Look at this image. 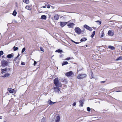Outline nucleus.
I'll use <instances>...</instances> for the list:
<instances>
[{"label": "nucleus", "instance_id": "nucleus-1", "mask_svg": "<svg viewBox=\"0 0 122 122\" xmlns=\"http://www.w3.org/2000/svg\"><path fill=\"white\" fill-rule=\"evenodd\" d=\"M58 78H55L54 80V83L55 86L57 87H61L62 86V84L58 80Z\"/></svg>", "mask_w": 122, "mask_h": 122}, {"label": "nucleus", "instance_id": "nucleus-2", "mask_svg": "<svg viewBox=\"0 0 122 122\" xmlns=\"http://www.w3.org/2000/svg\"><path fill=\"white\" fill-rule=\"evenodd\" d=\"M1 66L3 67H5L6 66H8V62L3 59L2 60L1 62Z\"/></svg>", "mask_w": 122, "mask_h": 122}, {"label": "nucleus", "instance_id": "nucleus-3", "mask_svg": "<svg viewBox=\"0 0 122 122\" xmlns=\"http://www.w3.org/2000/svg\"><path fill=\"white\" fill-rule=\"evenodd\" d=\"M86 74H81L78 75L77 78L78 79H81L86 77Z\"/></svg>", "mask_w": 122, "mask_h": 122}, {"label": "nucleus", "instance_id": "nucleus-4", "mask_svg": "<svg viewBox=\"0 0 122 122\" xmlns=\"http://www.w3.org/2000/svg\"><path fill=\"white\" fill-rule=\"evenodd\" d=\"M75 31L76 33L78 34H80L81 33V30L80 28L78 27H76L75 29Z\"/></svg>", "mask_w": 122, "mask_h": 122}, {"label": "nucleus", "instance_id": "nucleus-5", "mask_svg": "<svg viewBox=\"0 0 122 122\" xmlns=\"http://www.w3.org/2000/svg\"><path fill=\"white\" fill-rule=\"evenodd\" d=\"M59 87H53L52 89H54V91L56 93H57L58 94L59 93V92H60L61 93L60 91V89L59 88Z\"/></svg>", "mask_w": 122, "mask_h": 122}, {"label": "nucleus", "instance_id": "nucleus-6", "mask_svg": "<svg viewBox=\"0 0 122 122\" xmlns=\"http://www.w3.org/2000/svg\"><path fill=\"white\" fill-rule=\"evenodd\" d=\"M108 34L110 36H113L114 34V32L113 30H110L108 31Z\"/></svg>", "mask_w": 122, "mask_h": 122}, {"label": "nucleus", "instance_id": "nucleus-7", "mask_svg": "<svg viewBox=\"0 0 122 122\" xmlns=\"http://www.w3.org/2000/svg\"><path fill=\"white\" fill-rule=\"evenodd\" d=\"M73 74L72 71H71L69 72H66L65 73V75L67 77H70L72 76Z\"/></svg>", "mask_w": 122, "mask_h": 122}, {"label": "nucleus", "instance_id": "nucleus-8", "mask_svg": "<svg viewBox=\"0 0 122 122\" xmlns=\"http://www.w3.org/2000/svg\"><path fill=\"white\" fill-rule=\"evenodd\" d=\"M83 26L86 29L89 30L90 31H91L92 30V29L91 27L89 26L86 25H84Z\"/></svg>", "mask_w": 122, "mask_h": 122}, {"label": "nucleus", "instance_id": "nucleus-9", "mask_svg": "<svg viewBox=\"0 0 122 122\" xmlns=\"http://www.w3.org/2000/svg\"><path fill=\"white\" fill-rule=\"evenodd\" d=\"M67 23V22H61L60 23V25L61 26L63 27Z\"/></svg>", "mask_w": 122, "mask_h": 122}, {"label": "nucleus", "instance_id": "nucleus-10", "mask_svg": "<svg viewBox=\"0 0 122 122\" xmlns=\"http://www.w3.org/2000/svg\"><path fill=\"white\" fill-rule=\"evenodd\" d=\"M75 25V24L73 23H70L67 24V26L69 28H72Z\"/></svg>", "mask_w": 122, "mask_h": 122}, {"label": "nucleus", "instance_id": "nucleus-11", "mask_svg": "<svg viewBox=\"0 0 122 122\" xmlns=\"http://www.w3.org/2000/svg\"><path fill=\"white\" fill-rule=\"evenodd\" d=\"M1 73L2 74H3L6 72L8 70V69L7 67H6L4 69H1Z\"/></svg>", "mask_w": 122, "mask_h": 122}, {"label": "nucleus", "instance_id": "nucleus-12", "mask_svg": "<svg viewBox=\"0 0 122 122\" xmlns=\"http://www.w3.org/2000/svg\"><path fill=\"white\" fill-rule=\"evenodd\" d=\"M84 99L80 100L79 101V102L80 104V106L81 107H82L83 106V104H84Z\"/></svg>", "mask_w": 122, "mask_h": 122}, {"label": "nucleus", "instance_id": "nucleus-13", "mask_svg": "<svg viewBox=\"0 0 122 122\" xmlns=\"http://www.w3.org/2000/svg\"><path fill=\"white\" fill-rule=\"evenodd\" d=\"M59 15L58 14H55L54 16V18L55 20H57L59 19Z\"/></svg>", "mask_w": 122, "mask_h": 122}, {"label": "nucleus", "instance_id": "nucleus-14", "mask_svg": "<svg viewBox=\"0 0 122 122\" xmlns=\"http://www.w3.org/2000/svg\"><path fill=\"white\" fill-rule=\"evenodd\" d=\"M60 119V117L59 116H56V119L55 122H59Z\"/></svg>", "mask_w": 122, "mask_h": 122}, {"label": "nucleus", "instance_id": "nucleus-15", "mask_svg": "<svg viewBox=\"0 0 122 122\" xmlns=\"http://www.w3.org/2000/svg\"><path fill=\"white\" fill-rule=\"evenodd\" d=\"M10 75V74L8 73H7L5 74L4 75L2 76L3 77H8Z\"/></svg>", "mask_w": 122, "mask_h": 122}, {"label": "nucleus", "instance_id": "nucleus-16", "mask_svg": "<svg viewBox=\"0 0 122 122\" xmlns=\"http://www.w3.org/2000/svg\"><path fill=\"white\" fill-rule=\"evenodd\" d=\"M14 90L11 88L9 89V92L10 93H14Z\"/></svg>", "mask_w": 122, "mask_h": 122}, {"label": "nucleus", "instance_id": "nucleus-17", "mask_svg": "<svg viewBox=\"0 0 122 122\" xmlns=\"http://www.w3.org/2000/svg\"><path fill=\"white\" fill-rule=\"evenodd\" d=\"M55 52H58L59 53L61 54L62 52H63V51L62 50L58 49L57 50H56L55 51Z\"/></svg>", "mask_w": 122, "mask_h": 122}, {"label": "nucleus", "instance_id": "nucleus-18", "mask_svg": "<svg viewBox=\"0 0 122 122\" xmlns=\"http://www.w3.org/2000/svg\"><path fill=\"white\" fill-rule=\"evenodd\" d=\"M87 40L86 38L85 37L82 38L80 40V41L82 42L84 41H85Z\"/></svg>", "mask_w": 122, "mask_h": 122}, {"label": "nucleus", "instance_id": "nucleus-19", "mask_svg": "<svg viewBox=\"0 0 122 122\" xmlns=\"http://www.w3.org/2000/svg\"><path fill=\"white\" fill-rule=\"evenodd\" d=\"M41 19L46 20V16L45 15L41 16Z\"/></svg>", "mask_w": 122, "mask_h": 122}, {"label": "nucleus", "instance_id": "nucleus-20", "mask_svg": "<svg viewBox=\"0 0 122 122\" xmlns=\"http://www.w3.org/2000/svg\"><path fill=\"white\" fill-rule=\"evenodd\" d=\"M108 48L112 50H114L115 49V47L114 46H108Z\"/></svg>", "mask_w": 122, "mask_h": 122}, {"label": "nucleus", "instance_id": "nucleus-21", "mask_svg": "<svg viewBox=\"0 0 122 122\" xmlns=\"http://www.w3.org/2000/svg\"><path fill=\"white\" fill-rule=\"evenodd\" d=\"M7 57L8 58H11L13 57L12 54H9L7 56Z\"/></svg>", "mask_w": 122, "mask_h": 122}, {"label": "nucleus", "instance_id": "nucleus-22", "mask_svg": "<svg viewBox=\"0 0 122 122\" xmlns=\"http://www.w3.org/2000/svg\"><path fill=\"white\" fill-rule=\"evenodd\" d=\"M25 8L29 10H30L31 9L30 7L28 5L26 6L25 7Z\"/></svg>", "mask_w": 122, "mask_h": 122}, {"label": "nucleus", "instance_id": "nucleus-23", "mask_svg": "<svg viewBox=\"0 0 122 122\" xmlns=\"http://www.w3.org/2000/svg\"><path fill=\"white\" fill-rule=\"evenodd\" d=\"M122 60V56H120L118 57L116 60V61Z\"/></svg>", "mask_w": 122, "mask_h": 122}, {"label": "nucleus", "instance_id": "nucleus-24", "mask_svg": "<svg viewBox=\"0 0 122 122\" xmlns=\"http://www.w3.org/2000/svg\"><path fill=\"white\" fill-rule=\"evenodd\" d=\"M68 64V62L67 61H64L62 63V65L63 66L64 65H67Z\"/></svg>", "mask_w": 122, "mask_h": 122}, {"label": "nucleus", "instance_id": "nucleus-25", "mask_svg": "<svg viewBox=\"0 0 122 122\" xmlns=\"http://www.w3.org/2000/svg\"><path fill=\"white\" fill-rule=\"evenodd\" d=\"M23 2L26 4H28L29 3V0H23Z\"/></svg>", "mask_w": 122, "mask_h": 122}, {"label": "nucleus", "instance_id": "nucleus-26", "mask_svg": "<svg viewBox=\"0 0 122 122\" xmlns=\"http://www.w3.org/2000/svg\"><path fill=\"white\" fill-rule=\"evenodd\" d=\"M101 34L100 36V37L101 38L103 37L104 35V32L103 31H102V33H101Z\"/></svg>", "mask_w": 122, "mask_h": 122}, {"label": "nucleus", "instance_id": "nucleus-27", "mask_svg": "<svg viewBox=\"0 0 122 122\" xmlns=\"http://www.w3.org/2000/svg\"><path fill=\"white\" fill-rule=\"evenodd\" d=\"M16 14H17V12L15 11V10H14V11L13 12L12 15L14 16H16Z\"/></svg>", "mask_w": 122, "mask_h": 122}, {"label": "nucleus", "instance_id": "nucleus-28", "mask_svg": "<svg viewBox=\"0 0 122 122\" xmlns=\"http://www.w3.org/2000/svg\"><path fill=\"white\" fill-rule=\"evenodd\" d=\"M95 34V31H94L93 32L92 34V35L91 36V37L92 38L94 36Z\"/></svg>", "mask_w": 122, "mask_h": 122}, {"label": "nucleus", "instance_id": "nucleus-29", "mask_svg": "<svg viewBox=\"0 0 122 122\" xmlns=\"http://www.w3.org/2000/svg\"><path fill=\"white\" fill-rule=\"evenodd\" d=\"M56 102H52V101H51V100H50V102L49 103V104L50 105H52V104H53L55 103Z\"/></svg>", "mask_w": 122, "mask_h": 122}, {"label": "nucleus", "instance_id": "nucleus-30", "mask_svg": "<svg viewBox=\"0 0 122 122\" xmlns=\"http://www.w3.org/2000/svg\"><path fill=\"white\" fill-rule=\"evenodd\" d=\"M79 68H80V67L78 66V70H77V71H79L82 70V69H83V68L82 67H81V68L80 69Z\"/></svg>", "mask_w": 122, "mask_h": 122}, {"label": "nucleus", "instance_id": "nucleus-31", "mask_svg": "<svg viewBox=\"0 0 122 122\" xmlns=\"http://www.w3.org/2000/svg\"><path fill=\"white\" fill-rule=\"evenodd\" d=\"M13 48L14 49V51H16L18 49V47H15V46L13 47Z\"/></svg>", "mask_w": 122, "mask_h": 122}, {"label": "nucleus", "instance_id": "nucleus-32", "mask_svg": "<svg viewBox=\"0 0 122 122\" xmlns=\"http://www.w3.org/2000/svg\"><path fill=\"white\" fill-rule=\"evenodd\" d=\"M96 22L98 23V24L99 25H100L101 23V21L99 20H97L96 21Z\"/></svg>", "mask_w": 122, "mask_h": 122}, {"label": "nucleus", "instance_id": "nucleus-33", "mask_svg": "<svg viewBox=\"0 0 122 122\" xmlns=\"http://www.w3.org/2000/svg\"><path fill=\"white\" fill-rule=\"evenodd\" d=\"M3 54V52L1 51H0V57Z\"/></svg>", "mask_w": 122, "mask_h": 122}, {"label": "nucleus", "instance_id": "nucleus-34", "mask_svg": "<svg viewBox=\"0 0 122 122\" xmlns=\"http://www.w3.org/2000/svg\"><path fill=\"white\" fill-rule=\"evenodd\" d=\"M91 76L92 77V78H93L94 77L93 76V72L92 71H91Z\"/></svg>", "mask_w": 122, "mask_h": 122}, {"label": "nucleus", "instance_id": "nucleus-35", "mask_svg": "<svg viewBox=\"0 0 122 122\" xmlns=\"http://www.w3.org/2000/svg\"><path fill=\"white\" fill-rule=\"evenodd\" d=\"M25 50V47L23 48L22 50L21 53H23L24 52Z\"/></svg>", "mask_w": 122, "mask_h": 122}, {"label": "nucleus", "instance_id": "nucleus-36", "mask_svg": "<svg viewBox=\"0 0 122 122\" xmlns=\"http://www.w3.org/2000/svg\"><path fill=\"white\" fill-rule=\"evenodd\" d=\"M71 41L72 42H73L76 44H79V43H80V42H76L75 41H73L72 40H71Z\"/></svg>", "mask_w": 122, "mask_h": 122}, {"label": "nucleus", "instance_id": "nucleus-37", "mask_svg": "<svg viewBox=\"0 0 122 122\" xmlns=\"http://www.w3.org/2000/svg\"><path fill=\"white\" fill-rule=\"evenodd\" d=\"M87 110L88 111L90 112L91 110V108L89 107H87Z\"/></svg>", "mask_w": 122, "mask_h": 122}, {"label": "nucleus", "instance_id": "nucleus-38", "mask_svg": "<svg viewBox=\"0 0 122 122\" xmlns=\"http://www.w3.org/2000/svg\"><path fill=\"white\" fill-rule=\"evenodd\" d=\"M40 50L41 51L44 52V50L43 49V48L42 47H40Z\"/></svg>", "mask_w": 122, "mask_h": 122}, {"label": "nucleus", "instance_id": "nucleus-39", "mask_svg": "<svg viewBox=\"0 0 122 122\" xmlns=\"http://www.w3.org/2000/svg\"><path fill=\"white\" fill-rule=\"evenodd\" d=\"M25 62H23L22 61L21 63V64L22 65H25Z\"/></svg>", "mask_w": 122, "mask_h": 122}, {"label": "nucleus", "instance_id": "nucleus-40", "mask_svg": "<svg viewBox=\"0 0 122 122\" xmlns=\"http://www.w3.org/2000/svg\"><path fill=\"white\" fill-rule=\"evenodd\" d=\"M61 54L59 55V57L61 58L63 56V55L61 54Z\"/></svg>", "mask_w": 122, "mask_h": 122}, {"label": "nucleus", "instance_id": "nucleus-41", "mask_svg": "<svg viewBox=\"0 0 122 122\" xmlns=\"http://www.w3.org/2000/svg\"><path fill=\"white\" fill-rule=\"evenodd\" d=\"M15 22L17 23V21L15 20H13L12 21V23H15Z\"/></svg>", "mask_w": 122, "mask_h": 122}, {"label": "nucleus", "instance_id": "nucleus-42", "mask_svg": "<svg viewBox=\"0 0 122 122\" xmlns=\"http://www.w3.org/2000/svg\"><path fill=\"white\" fill-rule=\"evenodd\" d=\"M71 59V58L70 57H69L67 58L65 60H70Z\"/></svg>", "mask_w": 122, "mask_h": 122}, {"label": "nucleus", "instance_id": "nucleus-43", "mask_svg": "<svg viewBox=\"0 0 122 122\" xmlns=\"http://www.w3.org/2000/svg\"><path fill=\"white\" fill-rule=\"evenodd\" d=\"M37 62L36 61H35L34 62V66H35L36 65V64Z\"/></svg>", "mask_w": 122, "mask_h": 122}, {"label": "nucleus", "instance_id": "nucleus-44", "mask_svg": "<svg viewBox=\"0 0 122 122\" xmlns=\"http://www.w3.org/2000/svg\"><path fill=\"white\" fill-rule=\"evenodd\" d=\"M76 103L75 102H74L73 104V105L74 106H75L76 105Z\"/></svg>", "mask_w": 122, "mask_h": 122}, {"label": "nucleus", "instance_id": "nucleus-45", "mask_svg": "<svg viewBox=\"0 0 122 122\" xmlns=\"http://www.w3.org/2000/svg\"><path fill=\"white\" fill-rule=\"evenodd\" d=\"M105 82V81H101V83H104Z\"/></svg>", "mask_w": 122, "mask_h": 122}, {"label": "nucleus", "instance_id": "nucleus-46", "mask_svg": "<svg viewBox=\"0 0 122 122\" xmlns=\"http://www.w3.org/2000/svg\"><path fill=\"white\" fill-rule=\"evenodd\" d=\"M48 8H49L50 7V6L49 5H48L47 7Z\"/></svg>", "mask_w": 122, "mask_h": 122}, {"label": "nucleus", "instance_id": "nucleus-47", "mask_svg": "<svg viewBox=\"0 0 122 122\" xmlns=\"http://www.w3.org/2000/svg\"><path fill=\"white\" fill-rule=\"evenodd\" d=\"M20 55L19 54H18V55L17 56V57H16V58H18L20 56Z\"/></svg>", "mask_w": 122, "mask_h": 122}, {"label": "nucleus", "instance_id": "nucleus-48", "mask_svg": "<svg viewBox=\"0 0 122 122\" xmlns=\"http://www.w3.org/2000/svg\"><path fill=\"white\" fill-rule=\"evenodd\" d=\"M47 7V6H46L45 5V6H43L42 7L43 8H45L46 7Z\"/></svg>", "mask_w": 122, "mask_h": 122}, {"label": "nucleus", "instance_id": "nucleus-49", "mask_svg": "<svg viewBox=\"0 0 122 122\" xmlns=\"http://www.w3.org/2000/svg\"><path fill=\"white\" fill-rule=\"evenodd\" d=\"M116 92H121V91H116Z\"/></svg>", "mask_w": 122, "mask_h": 122}, {"label": "nucleus", "instance_id": "nucleus-50", "mask_svg": "<svg viewBox=\"0 0 122 122\" xmlns=\"http://www.w3.org/2000/svg\"><path fill=\"white\" fill-rule=\"evenodd\" d=\"M45 117H43L42 118V120H45Z\"/></svg>", "mask_w": 122, "mask_h": 122}, {"label": "nucleus", "instance_id": "nucleus-51", "mask_svg": "<svg viewBox=\"0 0 122 122\" xmlns=\"http://www.w3.org/2000/svg\"><path fill=\"white\" fill-rule=\"evenodd\" d=\"M48 5V4L47 3L46 4H45V6H47V5Z\"/></svg>", "mask_w": 122, "mask_h": 122}, {"label": "nucleus", "instance_id": "nucleus-52", "mask_svg": "<svg viewBox=\"0 0 122 122\" xmlns=\"http://www.w3.org/2000/svg\"><path fill=\"white\" fill-rule=\"evenodd\" d=\"M2 116H0V119H2Z\"/></svg>", "mask_w": 122, "mask_h": 122}, {"label": "nucleus", "instance_id": "nucleus-53", "mask_svg": "<svg viewBox=\"0 0 122 122\" xmlns=\"http://www.w3.org/2000/svg\"><path fill=\"white\" fill-rule=\"evenodd\" d=\"M17 58H16V57H15V59H14V60H15V61H16V59H17Z\"/></svg>", "mask_w": 122, "mask_h": 122}, {"label": "nucleus", "instance_id": "nucleus-54", "mask_svg": "<svg viewBox=\"0 0 122 122\" xmlns=\"http://www.w3.org/2000/svg\"><path fill=\"white\" fill-rule=\"evenodd\" d=\"M10 69H11L10 68H8L9 71H10Z\"/></svg>", "mask_w": 122, "mask_h": 122}, {"label": "nucleus", "instance_id": "nucleus-55", "mask_svg": "<svg viewBox=\"0 0 122 122\" xmlns=\"http://www.w3.org/2000/svg\"><path fill=\"white\" fill-rule=\"evenodd\" d=\"M4 56H2V58H4Z\"/></svg>", "mask_w": 122, "mask_h": 122}, {"label": "nucleus", "instance_id": "nucleus-56", "mask_svg": "<svg viewBox=\"0 0 122 122\" xmlns=\"http://www.w3.org/2000/svg\"><path fill=\"white\" fill-rule=\"evenodd\" d=\"M86 47H87V45H86Z\"/></svg>", "mask_w": 122, "mask_h": 122}, {"label": "nucleus", "instance_id": "nucleus-57", "mask_svg": "<svg viewBox=\"0 0 122 122\" xmlns=\"http://www.w3.org/2000/svg\"><path fill=\"white\" fill-rule=\"evenodd\" d=\"M121 49L122 50V47L121 48Z\"/></svg>", "mask_w": 122, "mask_h": 122}, {"label": "nucleus", "instance_id": "nucleus-58", "mask_svg": "<svg viewBox=\"0 0 122 122\" xmlns=\"http://www.w3.org/2000/svg\"><path fill=\"white\" fill-rule=\"evenodd\" d=\"M4 122H6V121H4Z\"/></svg>", "mask_w": 122, "mask_h": 122}, {"label": "nucleus", "instance_id": "nucleus-59", "mask_svg": "<svg viewBox=\"0 0 122 122\" xmlns=\"http://www.w3.org/2000/svg\"><path fill=\"white\" fill-rule=\"evenodd\" d=\"M105 90V89H103V90Z\"/></svg>", "mask_w": 122, "mask_h": 122}]
</instances>
